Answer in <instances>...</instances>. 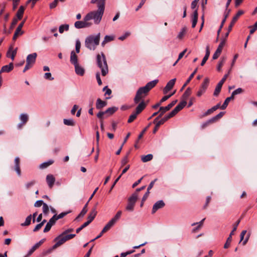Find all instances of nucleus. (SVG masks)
<instances>
[{
  "label": "nucleus",
  "mask_w": 257,
  "mask_h": 257,
  "mask_svg": "<svg viewBox=\"0 0 257 257\" xmlns=\"http://www.w3.org/2000/svg\"><path fill=\"white\" fill-rule=\"evenodd\" d=\"M158 82V80H154L148 82L145 86L138 89L134 99L135 104L139 103L136 108L135 112L136 113L139 114L146 108L147 103L143 99L148 94L149 91L156 85Z\"/></svg>",
  "instance_id": "nucleus-1"
},
{
  "label": "nucleus",
  "mask_w": 257,
  "mask_h": 257,
  "mask_svg": "<svg viewBox=\"0 0 257 257\" xmlns=\"http://www.w3.org/2000/svg\"><path fill=\"white\" fill-rule=\"evenodd\" d=\"M100 38V33H98L96 36L90 35L88 36L85 41V47L90 50H94L99 44Z\"/></svg>",
  "instance_id": "nucleus-2"
},
{
  "label": "nucleus",
  "mask_w": 257,
  "mask_h": 257,
  "mask_svg": "<svg viewBox=\"0 0 257 257\" xmlns=\"http://www.w3.org/2000/svg\"><path fill=\"white\" fill-rule=\"evenodd\" d=\"M96 63L97 66L101 69V74L105 76L108 73V66L105 56L103 52L96 56Z\"/></svg>",
  "instance_id": "nucleus-3"
},
{
  "label": "nucleus",
  "mask_w": 257,
  "mask_h": 257,
  "mask_svg": "<svg viewBox=\"0 0 257 257\" xmlns=\"http://www.w3.org/2000/svg\"><path fill=\"white\" fill-rule=\"evenodd\" d=\"M104 10L98 9L88 13L84 18L85 21L93 20L95 24H98L102 19Z\"/></svg>",
  "instance_id": "nucleus-4"
},
{
  "label": "nucleus",
  "mask_w": 257,
  "mask_h": 257,
  "mask_svg": "<svg viewBox=\"0 0 257 257\" xmlns=\"http://www.w3.org/2000/svg\"><path fill=\"white\" fill-rule=\"evenodd\" d=\"M122 212L118 211L115 215L106 224L102 229V233H105L109 230L119 219L121 215Z\"/></svg>",
  "instance_id": "nucleus-5"
},
{
  "label": "nucleus",
  "mask_w": 257,
  "mask_h": 257,
  "mask_svg": "<svg viewBox=\"0 0 257 257\" xmlns=\"http://www.w3.org/2000/svg\"><path fill=\"white\" fill-rule=\"evenodd\" d=\"M37 54L36 53H33L27 56L26 59V65L23 70V72L31 68L36 62Z\"/></svg>",
  "instance_id": "nucleus-6"
},
{
  "label": "nucleus",
  "mask_w": 257,
  "mask_h": 257,
  "mask_svg": "<svg viewBox=\"0 0 257 257\" xmlns=\"http://www.w3.org/2000/svg\"><path fill=\"white\" fill-rule=\"evenodd\" d=\"M209 83V79L208 78H205L201 84L199 90L197 93V96L198 97L201 96L203 93H205L207 89Z\"/></svg>",
  "instance_id": "nucleus-7"
},
{
  "label": "nucleus",
  "mask_w": 257,
  "mask_h": 257,
  "mask_svg": "<svg viewBox=\"0 0 257 257\" xmlns=\"http://www.w3.org/2000/svg\"><path fill=\"white\" fill-rule=\"evenodd\" d=\"M225 43H226V38H225L222 39L219 46H218L217 49H216V51L215 52V53H214V54L213 55V57H212L213 59L215 60L218 58V57L219 56V55H220V54L222 52L223 47L225 45Z\"/></svg>",
  "instance_id": "nucleus-8"
},
{
  "label": "nucleus",
  "mask_w": 257,
  "mask_h": 257,
  "mask_svg": "<svg viewBox=\"0 0 257 257\" xmlns=\"http://www.w3.org/2000/svg\"><path fill=\"white\" fill-rule=\"evenodd\" d=\"M187 102L186 101L183 100L180 102L175 107V108L170 112L171 115L173 117L175 116L179 111L182 110L185 106L186 105Z\"/></svg>",
  "instance_id": "nucleus-9"
},
{
  "label": "nucleus",
  "mask_w": 257,
  "mask_h": 257,
  "mask_svg": "<svg viewBox=\"0 0 257 257\" xmlns=\"http://www.w3.org/2000/svg\"><path fill=\"white\" fill-rule=\"evenodd\" d=\"M243 13L244 12H243V11L239 10V11H238V12L235 15V16H234L233 17L232 20V21H231L229 26H228L229 31H231L232 28L233 26H234V24L237 21V20L238 19L239 17L241 15H242L243 14Z\"/></svg>",
  "instance_id": "nucleus-10"
},
{
  "label": "nucleus",
  "mask_w": 257,
  "mask_h": 257,
  "mask_svg": "<svg viewBox=\"0 0 257 257\" xmlns=\"http://www.w3.org/2000/svg\"><path fill=\"white\" fill-rule=\"evenodd\" d=\"M87 21L84 20V21H76L74 24L75 27L77 29H81L89 27L91 23L87 22Z\"/></svg>",
  "instance_id": "nucleus-11"
},
{
  "label": "nucleus",
  "mask_w": 257,
  "mask_h": 257,
  "mask_svg": "<svg viewBox=\"0 0 257 257\" xmlns=\"http://www.w3.org/2000/svg\"><path fill=\"white\" fill-rule=\"evenodd\" d=\"M165 205L163 200L157 201L153 206L152 213H155L158 209L163 208Z\"/></svg>",
  "instance_id": "nucleus-12"
},
{
  "label": "nucleus",
  "mask_w": 257,
  "mask_h": 257,
  "mask_svg": "<svg viewBox=\"0 0 257 257\" xmlns=\"http://www.w3.org/2000/svg\"><path fill=\"white\" fill-rule=\"evenodd\" d=\"M176 81V78L170 80L164 88V93L166 94L173 87Z\"/></svg>",
  "instance_id": "nucleus-13"
},
{
  "label": "nucleus",
  "mask_w": 257,
  "mask_h": 257,
  "mask_svg": "<svg viewBox=\"0 0 257 257\" xmlns=\"http://www.w3.org/2000/svg\"><path fill=\"white\" fill-rule=\"evenodd\" d=\"M97 203L95 204V205L92 208L91 211L90 212L87 219L88 221H89L90 222H91L93 219L95 218L96 214H97V211H96V207H97Z\"/></svg>",
  "instance_id": "nucleus-14"
},
{
  "label": "nucleus",
  "mask_w": 257,
  "mask_h": 257,
  "mask_svg": "<svg viewBox=\"0 0 257 257\" xmlns=\"http://www.w3.org/2000/svg\"><path fill=\"white\" fill-rule=\"evenodd\" d=\"M45 239H42L38 242L36 243L29 251L27 256L31 255L37 248H38L40 245L45 241Z\"/></svg>",
  "instance_id": "nucleus-15"
},
{
  "label": "nucleus",
  "mask_w": 257,
  "mask_h": 257,
  "mask_svg": "<svg viewBox=\"0 0 257 257\" xmlns=\"http://www.w3.org/2000/svg\"><path fill=\"white\" fill-rule=\"evenodd\" d=\"M105 0H91V4H96L98 9L104 10Z\"/></svg>",
  "instance_id": "nucleus-16"
},
{
  "label": "nucleus",
  "mask_w": 257,
  "mask_h": 257,
  "mask_svg": "<svg viewBox=\"0 0 257 257\" xmlns=\"http://www.w3.org/2000/svg\"><path fill=\"white\" fill-rule=\"evenodd\" d=\"M20 119L22 122L18 125L19 128H21L28 120V115L25 113H22L20 116Z\"/></svg>",
  "instance_id": "nucleus-17"
},
{
  "label": "nucleus",
  "mask_w": 257,
  "mask_h": 257,
  "mask_svg": "<svg viewBox=\"0 0 257 257\" xmlns=\"http://www.w3.org/2000/svg\"><path fill=\"white\" fill-rule=\"evenodd\" d=\"M46 181L49 188H52L54 184L55 178L53 175L49 174L46 177Z\"/></svg>",
  "instance_id": "nucleus-18"
},
{
  "label": "nucleus",
  "mask_w": 257,
  "mask_h": 257,
  "mask_svg": "<svg viewBox=\"0 0 257 257\" xmlns=\"http://www.w3.org/2000/svg\"><path fill=\"white\" fill-rule=\"evenodd\" d=\"M14 68V65L13 63H10L9 65H5L2 67L0 71V74L3 72H10Z\"/></svg>",
  "instance_id": "nucleus-19"
},
{
  "label": "nucleus",
  "mask_w": 257,
  "mask_h": 257,
  "mask_svg": "<svg viewBox=\"0 0 257 257\" xmlns=\"http://www.w3.org/2000/svg\"><path fill=\"white\" fill-rule=\"evenodd\" d=\"M17 49H15V50L13 49L12 47H10L9 50L7 53V56L8 57H10L13 61L15 59V57L17 54Z\"/></svg>",
  "instance_id": "nucleus-20"
},
{
  "label": "nucleus",
  "mask_w": 257,
  "mask_h": 257,
  "mask_svg": "<svg viewBox=\"0 0 257 257\" xmlns=\"http://www.w3.org/2000/svg\"><path fill=\"white\" fill-rule=\"evenodd\" d=\"M15 170L19 176H21V172L20 167V159L16 157L15 159Z\"/></svg>",
  "instance_id": "nucleus-21"
},
{
  "label": "nucleus",
  "mask_w": 257,
  "mask_h": 257,
  "mask_svg": "<svg viewBox=\"0 0 257 257\" xmlns=\"http://www.w3.org/2000/svg\"><path fill=\"white\" fill-rule=\"evenodd\" d=\"M107 105V102L98 98L96 102V108L98 109H101Z\"/></svg>",
  "instance_id": "nucleus-22"
},
{
  "label": "nucleus",
  "mask_w": 257,
  "mask_h": 257,
  "mask_svg": "<svg viewBox=\"0 0 257 257\" xmlns=\"http://www.w3.org/2000/svg\"><path fill=\"white\" fill-rule=\"evenodd\" d=\"M74 66L76 73L80 76H83L84 74V69L82 67H80L78 63L76 65H74Z\"/></svg>",
  "instance_id": "nucleus-23"
},
{
  "label": "nucleus",
  "mask_w": 257,
  "mask_h": 257,
  "mask_svg": "<svg viewBox=\"0 0 257 257\" xmlns=\"http://www.w3.org/2000/svg\"><path fill=\"white\" fill-rule=\"evenodd\" d=\"M70 62L74 65L78 64L77 56L74 51H72L71 52Z\"/></svg>",
  "instance_id": "nucleus-24"
},
{
  "label": "nucleus",
  "mask_w": 257,
  "mask_h": 257,
  "mask_svg": "<svg viewBox=\"0 0 257 257\" xmlns=\"http://www.w3.org/2000/svg\"><path fill=\"white\" fill-rule=\"evenodd\" d=\"M25 7L23 6H21L17 13V14H16V16L17 17V19L18 20H21L22 19V17H23V14H24V11H25Z\"/></svg>",
  "instance_id": "nucleus-25"
},
{
  "label": "nucleus",
  "mask_w": 257,
  "mask_h": 257,
  "mask_svg": "<svg viewBox=\"0 0 257 257\" xmlns=\"http://www.w3.org/2000/svg\"><path fill=\"white\" fill-rule=\"evenodd\" d=\"M205 219V218H203L199 222L193 223H192L191 224L192 226H194V225H195L196 224H198V226L197 227H195L193 229V230H192V232L193 233L196 232L198 230L200 229L201 228V227L203 225V222H204Z\"/></svg>",
  "instance_id": "nucleus-26"
},
{
  "label": "nucleus",
  "mask_w": 257,
  "mask_h": 257,
  "mask_svg": "<svg viewBox=\"0 0 257 257\" xmlns=\"http://www.w3.org/2000/svg\"><path fill=\"white\" fill-rule=\"evenodd\" d=\"M198 21V12L197 10H196L193 12V18H192V27L194 28L196 24L197 23Z\"/></svg>",
  "instance_id": "nucleus-27"
},
{
  "label": "nucleus",
  "mask_w": 257,
  "mask_h": 257,
  "mask_svg": "<svg viewBox=\"0 0 257 257\" xmlns=\"http://www.w3.org/2000/svg\"><path fill=\"white\" fill-rule=\"evenodd\" d=\"M197 71V68H196L194 71L193 72V73L190 75L186 82L183 85L181 90H182L190 82V81L192 80V79L194 77L195 74L196 73Z\"/></svg>",
  "instance_id": "nucleus-28"
},
{
  "label": "nucleus",
  "mask_w": 257,
  "mask_h": 257,
  "mask_svg": "<svg viewBox=\"0 0 257 257\" xmlns=\"http://www.w3.org/2000/svg\"><path fill=\"white\" fill-rule=\"evenodd\" d=\"M24 32L22 30V28L18 27L13 36V40H16L17 38L22 35H23Z\"/></svg>",
  "instance_id": "nucleus-29"
},
{
  "label": "nucleus",
  "mask_w": 257,
  "mask_h": 257,
  "mask_svg": "<svg viewBox=\"0 0 257 257\" xmlns=\"http://www.w3.org/2000/svg\"><path fill=\"white\" fill-rule=\"evenodd\" d=\"M63 235L64 234L62 233L61 234H60L59 236H58L57 237L55 238V241H57L60 245H61L64 242H66L63 237Z\"/></svg>",
  "instance_id": "nucleus-30"
},
{
  "label": "nucleus",
  "mask_w": 257,
  "mask_h": 257,
  "mask_svg": "<svg viewBox=\"0 0 257 257\" xmlns=\"http://www.w3.org/2000/svg\"><path fill=\"white\" fill-rule=\"evenodd\" d=\"M173 116L171 115V114L169 113L168 114L165 115L163 118L161 119L158 121V122L157 123L161 125L165 123L167 120H168L170 118L172 117Z\"/></svg>",
  "instance_id": "nucleus-31"
},
{
  "label": "nucleus",
  "mask_w": 257,
  "mask_h": 257,
  "mask_svg": "<svg viewBox=\"0 0 257 257\" xmlns=\"http://www.w3.org/2000/svg\"><path fill=\"white\" fill-rule=\"evenodd\" d=\"M233 99H234V98L233 97V96L232 95H231L230 97L226 98L225 99L224 102H223V104L221 106L220 108L221 109H225L226 108V107L227 106L229 101L231 100H232Z\"/></svg>",
  "instance_id": "nucleus-32"
},
{
  "label": "nucleus",
  "mask_w": 257,
  "mask_h": 257,
  "mask_svg": "<svg viewBox=\"0 0 257 257\" xmlns=\"http://www.w3.org/2000/svg\"><path fill=\"white\" fill-rule=\"evenodd\" d=\"M88 204V202H87L86 203V204L84 205L82 210H81V211L80 212L79 214L78 215V216L76 217V219H77L79 217H83L84 216V215L86 213V212H87V207Z\"/></svg>",
  "instance_id": "nucleus-33"
},
{
  "label": "nucleus",
  "mask_w": 257,
  "mask_h": 257,
  "mask_svg": "<svg viewBox=\"0 0 257 257\" xmlns=\"http://www.w3.org/2000/svg\"><path fill=\"white\" fill-rule=\"evenodd\" d=\"M138 197V194L137 192L134 193L132 196L128 199V201L133 203H136Z\"/></svg>",
  "instance_id": "nucleus-34"
},
{
  "label": "nucleus",
  "mask_w": 257,
  "mask_h": 257,
  "mask_svg": "<svg viewBox=\"0 0 257 257\" xmlns=\"http://www.w3.org/2000/svg\"><path fill=\"white\" fill-rule=\"evenodd\" d=\"M233 234H234V233L233 232V231H231L230 233V234H229L228 237L227 238L225 243L224 245V248H227L229 246L230 242L232 240V235H233Z\"/></svg>",
  "instance_id": "nucleus-35"
},
{
  "label": "nucleus",
  "mask_w": 257,
  "mask_h": 257,
  "mask_svg": "<svg viewBox=\"0 0 257 257\" xmlns=\"http://www.w3.org/2000/svg\"><path fill=\"white\" fill-rule=\"evenodd\" d=\"M186 32H187V28L186 27L182 28V29L181 30V31L179 33V34L177 36V38H178L180 40L183 39V38L184 37Z\"/></svg>",
  "instance_id": "nucleus-36"
},
{
  "label": "nucleus",
  "mask_w": 257,
  "mask_h": 257,
  "mask_svg": "<svg viewBox=\"0 0 257 257\" xmlns=\"http://www.w3.org/2000/svg\"><path fill=\"white\" fill-rule=\"evenodd\" d=\"M191 94V89L190 87H188L185 90V92L183 94L182 97L184 99V100L186 101V100L188 98V97Z\"/></svg>",
  "instance_id": "nucleus-37"
},
{
  "label": "nucleus",
  "mask_w": 257,
  "mask_h": 257,
  "mask_svg": "<svg viewBox=\"0 0 257 257\" xmlns=\"http://www.w3.org/2000/svg\"><path fill=\"white\" fill-rule=\"evenodd\" d=\"M153 156L152 154L143 156L141 157V160L143 162H147L152 160Z\"/></svg>",
  "instance_id": "nucleus-38"
},
{
  "label": "nucleus",
  "mask_w": 257,
  "mask_h": 257,
  "mask_svg": "<svg viewBox=\"0 0 257 257\" xmlns=\"http://www.w3.org/2000/svg\"><path fill=\"white\" fill-rule=\"evenodd\" d=\"M69 28V26L68 24H64L61 25L59 28V32L60 33L62 34L64 32V31H68Z\"/></svg>",
  "instance_id": "nucleus-39"
},
{
  "label": "nucleus",
  "mask_w": 257,
  "mask_h": 257,
  "mask_svg": "<svg viewBox=\"0 0 257 257\" xmlns=\"http://www.w3.org/2000/svg\"><path fill=\"white\" fill-rule=\"evenodd\" d=\"M117 109H118V108L116 107H112L108 108L104 111L106 114H108L109 115H111L113 113H114Z\"/></svg>",
  "instance_id": "nucleus-40"
},
{
  "label": "nucleus",
  "mask_w": 257,
  "mask_h": 257,
  "mask_svg": "<svg viewBox=\"0 0 257 257\" xmlns=\"http://www.w3.org/2000/svg\"><path fill=\"white\" fill-rule=\"evenodd\" d=\"M222 85H220V84L218 83L215 87V90L213 93V95L215 96H217L221 89Z\"/></svg>",
  "instance_id": "nucleus-41"
},
{
  "label": "nucleus",
  "mask_w": 257,
  "mask_h": 257,
  "mask_svg": "<svg viewBox=\"0 0 257 257\" xmlns=\"http://www.w3.org/2000/svg\"><path fill=\"white\" fill-rule=\"evenodd\" d=\"M135 205V203L128 201L127 205L125 208L126 210L130 212L133 211L134 209Z\"/></svg>",
  "instance_id": "nucleus-42"
},
{
  "label": "nucleus",
  "mask_w": 257,
  "mask_h": 257,
  "mask_svg": "<svg viewBox=\"0 0 257 257\" xmlns=\"http://www.w3.org/2000/svg\"><path fill=\"white\" fill-rule=\"evenodd\" d=\"M53 163V161H49L48 162H44L42 164H41L40 165V168L41 169H45V168H46L47 167H48L49 166L51 165V164H52Z\"/></svg>",
  "instance_id": "nucleus-43"
},
{
  "label": "nucleus",
  "mask_w": 257,
  "mask_h": 257,
  "mask_svg": "<svg viewBox=\"0 0 257 257\" xmlns=\"http://www.w3.org/2000/svg\"><path fill=\"white\" fill-rule=\"evenodd\" d=\"M138 113H136V112L135 111L133 112L129 117L127 122L128 123H131L136 118L138 115Z\"/></svg>",
  "instance_id": "nucleus-44"
},
{
  "label": "nucleus",
  "mask_w": 257,
  "mask_h": 257,
  "mask_svg": "<svg viewBox=\"0 0 257 257\" xmlns=\"http://www.w3.org/2000/svg\"><path fill=\"white\" fill-rule=\"evenodd\" d=\"M63 122H64V123L67 125H70V126L74 125V122L73 120V119H64Z\"/></svg>",
  "instance_id": "nucleus-45"
},
{
  "label": "nucleus",
  "mask_w": 257,
  "mask_h": 257,
  "mask_svg": "<svg viewBox=\"0 0 257 257\" xmlns=\"http://www.w3.org/2000/svg\"><path fill=\"white\" fill-rule=\"evenodd\" d=\"M32 220V215H30L28 216L27 217L25 222L24 223L22 224V226H28L30 225L31 223V221Z\"/></svg>",
  "instance_id": "nucleus-46"
},
{
  "label": "nucleus",
  "mask_w": 257,
  "mask_h": 257,
  "mask_svg": "<svg viewBox=\"0 0 257 257\" xmlns=\"http://www.w3.org/2000/svg\"><path fill=\"white\" fill-rule=\"evenodd\" d=\"M151 123H150L148 126H147L143 131L141 133V134L139 135L138 136V140L137 141V142L139 141V140H140L143 136L144 134L145 133V132L147 131V130L148 129V128L150 127V126L151 125Z\"/></svg>",
  "instance_id": "nucleus-47"
},
{
  "label": "nucleus",
  "mask_w": 257,
  "mask_h": 257,
  "mask_svg": "<svg viewBox=\"0 0 257 257\" xmlns=\"http://www.w3.org/2000/svg\"><path fill=\"white\" fill-rule=\"evenodd\" d=\"M225 60H226L225 58L223 57L221 59L220 61L219 62L218 66L217 67V69L218 71H220L221 70V68L222 67V66L223 65V64L225 61Z\"/></svg>",
  "instance_id": "nucleus-48"
},
{
  "label": "nucleus",
  "mask_w": 257,
  "mask_h": 257,
  "mask_svg": "<svg viewBox=\"0 0 257 257\" xmlns=\"http://www.w3.org/2000/svg\"><path fill=\"white\" fill-rule=\"evenodd\" d=\"M243 91V89L241 88H238L237 89H236V90H235L234 91H233L232 92V94H231V95L233 96V97L234 98V96L237 94H240Z\"/></svg>",
  "instance_id": "nucleus-49"
},
{
  "label": "nucleus",
  "mask_w": 257,
  "mask_h": 257,
  "mask_svg": "<svg viewBox=\"0 0 257 257\" xmlns=\"http://www.w3.org/2000/svg\"><path fill=\"white\" fill-rule=\"evenodd\" d=\"M128 161V155L124 156L121 161V167L125 165Z\"/></svg>",
  "instance_id": "nucleus-50"
},
{
  "label": "nucleus",
  "mask_w": 257,
  "mask_h": 257,
  "mask_svg": "<svg viewBox=\"0 0 257 257\" xmlns=\"http://www.w3.org/2000/svg\"><path fill=\"white\" fill-rule=\"evenodd\" d=\"M76 235L75 234H65L63 235V237L65 239V241L70 240L73 238H74Z\"/></svg>",
  "instance_id": "nucleus-51"
},
{
  "label": "nucleus",
  "mask_w": 257,
  "mask_h": 257,
  "mask_svg": "<svg viewBox=\"0 0 257 257\" xmlns=\"http://www.w3.org/2000/svg\"><path fill=\"white\" fill-rule=\"evenodd\" d=\"M81 47V43L79 40L76 41L75 45V50L77 53L80 52V49Z\"/></svg>",
  "instance_id": "nucleus-52"
},
{
  "label": "nucleus",
  "mask_w": 257,
  "mask_h": 257,
  "mask_svg": "<svg viewBox=\"0 0 257 257\" xmlns=\"http://www.w3.org/2000/svg\"><path fill=\"white\" fill-rule=\"evenodd\" d=\"M43 212L45 214H47L49 212V207L46 203L43 204Z\"/></svg>",
  "instance_id": "nucleus-53"
},
{
  "label": "nucleus",
  "mask_w": 257,
  "mask_h": 257,
  "mask_svg": "<svg viewBox=\"0 0 257 257\" xmlns=\"http://www.w3.org/2000/svg\"><path fill=\"white\" fill-rule=\"evenodd\" d=\"M175 93V92L171 93V94L165 95L164 97H162V98L160 100V103H162L165 101H166L168 99H169L170 97H171Z\"/></svg>",
  "instance_id": "nucleus-54"
},
{
  "label": "nucleus",
  "mask_w": 257,
  "mask_h": 257,
  "mask_svg": "<svg viewBox=\"0 0 257 257\" xmlns=\"http://www.w3.org/2000/svg\"><path fill=\"white\" fill-rule=\"evenodd\" d=\"M130 35H131V33L130 32H125L124 33V35H123L122 36L119 37L118 38V39L121 40V41H123L124 39H125L127 37H128Z\"/></svg>",
  "instance_id": "nucleus-55"
},
{
  "label": "nucleus",
  "mask_w": 257,
  "mask_h": 257,
  "mask_svg": "<svg viewBox=\"0 0 257 257\" xmlns=\"http://www.w3.org/2000/svg\"><path fill=\"white\" fill-rule=\"evenodd\" d=\"M68 213V212H62L58 215L57 214H55L54 215L56 217V218H57V220H58L59 219H61V218H62L63 217H64Z\"/></svg>",
  "instance_id": "nucleus-56"
},
{
  "label": "nucleus",
  "mask_w": 257,
  "mask_h": 257,
  "mask_svg": "<svg viewBox=\"0 0 257 257\" xmlns=\"http://www.w3.org/2000/svg\"><path fill=\"white\" fill-rule=\"evenodd\" d=\"M57 220V218H56L55 215H54L52 218H50L48 223L51 224L52 226L54 225L56 223V221Z\"/></svg>",
  "instance_id": "nucleus-57"
},
{
  "label": "nucleus",
  "mask_w": 257,
  "mask_h": 257,
  "mask_svg": "<svg viewBox=\"0 0 257 257\" xmlns=\"http://www.w3.org/2000/svg\"><path fill=\"white\" fill-rule=\"evenodd\" d=\"M52 225L51 224H49L48 222L46 224L45 227L44 229V232H48L51 228Z\"/></svg>",
  "instance_id": "nucleus-58"
},
{
  "label": "nucleus",
  "mask_w": 257,
  "mask_h": 257,
  "mask_svg": "<svg viewBox=\"0 0 257 257\" xmlns=\"http://www.w3.org/2000/svg\"><path fill=\"white\" fill-rule=\"evenodd\" d=\"M44 77L46 79H49L50 80H52L54 79V78L52 77L51 73L50 72H47L44 75Z\"/></svg>",
  "instance_id": "nucleus-59"
},
{
  "label": "nucleus",
  "mask_w": 257,
  "mask_h": 257,
  "mask_svg": "<svg viewBox=\"0 0 257 257\" xmlns=\"http://www.w3.org/2000/svg\"><path fill=\"white\" fill-rule=\"evenodd\" d=\"M59 0H54L52 3L50 4V8L51 9L55 8L58 3Z\"/></svg>",
  "instance_id": "nucleus-60"
},
{
  "label": "nucleus",
  "mask_w": 257,
  "mask_h": 257,
  "mask_svg": "<svg viewBox=\"0 0 257 257\" xmlns=\"http://www.w3.org/2000/svg\"><path fill=\"white\" fill-rule=\"evenodd\" d=\"M18 20L16 18L13 19V21L11 24V27H10V29L12 30L15 27V26L18 23Z\"/></svg>",
  "instance_id": "nucleus-61"
},
{
  "label": "nucleus",
  "mask_w": 257,
  "mask_h": 257,
  "mask_svg": "<svg viewBox=\"0 0 257 257\" xmlns=\"http://www.w3.org/2000/svg\"><path fill=\"white\" fill-rule=\"evenodd\" d=\"M44 203L43 202V201L42 200H38L34 204L35 207H39L43 205V204Z\"/></svg>",
  "instance_id": "nucleus-62"
},
{
  "label": "nucleus",
  "mask_w": 257,
  "mask_h": 257,
  "mask_svg": "<svg viewBox=\"0 0 257 257\" xmlns=\"http://www.w3.org/2000/svg\"><path fill=\"white\" fill-rule=\"evenodd\" d=\"M257 30V23L255 22L250 30V34H252Z\"/></svg>",
  "instance_id": "nucleus-63"
},
{
  "label": "nucleus",
  "mask_w": 257,
  "mask_h": 257,
  "mask_svg": "<svg viewBox=\"0 0 257 257\" xmlns=\"http://www.w3.org/2000/svg\"><path fill=\"white\" fill-rule=\"evenodd\" d=\"M96 78L99 85H101L102 84V81L100 79L99 73H97L96 74Z\"/></svg>",
  "instance_id": "nucleus-64"
}]
</instances>
